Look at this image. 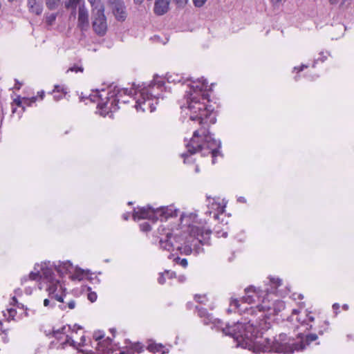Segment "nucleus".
<instances>
[{
    "label": "nucleus",
    "mask_w": 354,
    "mask_h": 354,
    "mask_svg": "<svg viewBox=\"0 0 354 354\" xmlns=\"http://www.w3.org/2000/svg\"><path fill=\"white\" fill-rule=\"evenodd\" d=\"M305 317H297V321L299 324L296 329H301L302 332L297 335V338L300 339L298 342H294V339L289 337L286 333H281L277 338L271 341L269 338L263 339V351L266 352H274L283 354H292L295 351H301L306 348V346L316 341L319 335L322 336L329 328V322L324 320L319 322L318 325L315 324V317L311 315L312 312L306 309Z\"/></svg>",
    "instance_id": "obj_1"
},
{
    "label": "nucleus",
    "mask_w": 354,
    "mask_h": 354,
    "mask_svg": "<svg viewBox=\"0 0 354 354\" xmlns=\"http://www.w3.org/2000/svg\"><path fill=\"white\" fill-rule=\"evenodd\" d=\"M265 317L266 315L261 313L259 321L244 317L232 324L216 318L212 328L233 338L237 346L248 348L254 353H260L263 351V335L270 328V324L263 319Z\"/></svg>",
    "instance_id": "obj_2"
},
{
    "label": "nucleus",
    "mask_w": 354,
    "mask_h": 354,
    "mask_svg": "<svg viewBox=\"0 0 354 354\" xmlns=\"http://www.w3.org/2000/svg\"><path fill=\"white\" fill-rule=\"evenodd\" d=\"M192 84H189L190 90L186 92L188 109L190 111L189 119L198 121L199 124H215L216 114L215 107L210 104L209 95L207 91H212L214 84L208 86V82L203 77L194 80L187 78Z\"/></svg>",
    "instance_id": "obj_3"
},
{
    "label": "nucleus",
    "mask_w": 354,
    "mask_h": 354,
    "mask_svg": "<svg viewBox=\"0 0 354 354\" xmlns=\"http://www.w3.org/2000/svg\"><path fill=\"white\" fill-rule=\"evenodd\" d=\"M53 266L50 261L44 262L41 267V279L43 278L48 286L46 291L48 292V297L51 299H55L60 303L64 302V298L67 295L66 288L61 283L60 280L55 279L53 270Z\"/></svg>",
    "instance_id": "obj_4"
},
{
    "label": "nucleus",
    "mask_w": 354,
    "mask_h": 354,
    "mask_svg": "<svg viewBox=\"0 0 354 354\" xmlns=\"http://www.w3.org/2000/svg\"><path fill=\"white\" fill-rule=\"evenodd\" d=\"M105 89L93 90L95 94H90L89 98L91 102H97V109L100 115L105 117L109 113L111 115L119 109V99L117 98V91H108L104 97L100 92H105Z\"/></svg>",
    "instance_id": "obj_5"
},
{
    "label": "nucleus",
    "mask_w": 354,
    "mask_h": 354,
    "mask_svg": "<svg viewBox=\"0 0 354 354\" xmlns=\"http://www.w3.org/2000/svg\"><path fill=\"white\" fill-rule=\"evenodd\" d=\"M268 283L265 284V288H256L254 286H250L245 289V295L243 297L242 300L252 304L255 301L256 298L260 299L263 297V301L266 299V296L269 295H277V288L281 286L282 280L278 277L270 276Z\"/></svg>",
    "instance_id": "obj_6"
},
{
    "label": "nucleus",
    "mask_w": 354,
    "mask_h": 354,
    "mask_svg": "<svg viewBox=\"0 0 354 354\" xmlns=\"http://www.w3.org/2000/svg\"><path fill=\"white\" fill-rule=\"evenodd\" d=\"M201 127L198 129L199 131V140H202L204 145L210 150L212 156V163L214 165L216 162L217 156H223L221 151V142L214 138V135L209 131V127L212 124L209 122L207 124H200Z\"/></svg>",
    "instance_id": "obj_7"
},
{
    "label": "nucleus",
    "mask_w": 354,
    "mask_h": 354,
    "mask_svg": "<svg viewBox=\"0 0 354 354\" xmlns=\"http://www.w3.org/2000/svg\"><path fill=\"white\" fill-rule=\"evenodd\" d=\"M93 339L89 340V345L92 348H95L96 354H114L118 346L117 344L113 345V339L110 337L104 339V332L103 330H96L93 334Z\"/></svg>",
    "instance_id": "obj_8"
},
{
    "label": "nucleus",
    "mask_w": 354,
    "mask_h": 354,
    "mask_svg": "<svg viewBox=\"0 0 354 354\" xmlns=\"http://www.w3.org/2000/svg\"><path fill=\"white\" fill-rule=\"evenodd\" d=\"M166 239L163 240L162 238L159 240L160 246L163 250H178L180 254L188 255L192 253V248L190 245L185 244L183 238L181 236L175 235L173 236L174 241L170 239L172 234L170 232H165Z\"/></svg>",
    "instance_id": "obj_9"
},
{
    "label": "nucleus",
    "mask_w": 354,
    "mask_h": 354,
    "mask_svg": "<svg viewBox=\"0 0 354 354\" xmlns=\"http://www.w3.org/2000/svg\"><path fill=\"white\" fill-rule=\"evenodd\" d=\"M140 96L136 102L135 108L137 111L141 110L145 112L149 110L153 112L158 104V97L154 95L152 91H149L148 87H142L139 90Z\"/></svg>",
    "instance_id": "obj_10"
},
{
    "label": "nucleus",
    "mask_w": 354,
    "mask_h": 354,
    "mask_svg": "<svg viewBox=\"0 0 354 354\" xmlns=\"http://www.w3.org/2000/svg\"><path fill=\"white\" fill-rule=\"evenodd\" d=\"M285 308V304L283 301H277L274 304L273 308H270L269 306H263L261 304L257 305L255 307H250L247 310V314L250 315L252 316L254 315H257V312L260 314L255 320L259 321V317L261 315V313H264L266 315V317H263V319L266 321V322L270 324L268 322V319H270V315L273 314L274 315H278V313L282 310ZM271 326V324H270Z\"/></svg>",
    "instance_id": "obj_11"
},
{
    "label": "nucleus",
    "mask_w": 354,
    "mask_h": 354,
    "mask_svg": "<svg viewBox=\"0 0 354 354\" xmlns=\"http://www.w3.org/2000/svg\"><path fill=\"white\" fill-rule=\"evenodd\" d=\"M199 137V131H195L193 133L192 138L185 144L187 151L180 154V157L183 159L184 164H195L196 159L194 158L192 156L198 153V151L202 149V145L196 141V138Z\"/></svg>",
    "instance_id": "obj_12"
},
{
    "label": "nucleus",
    "mask_w": 354,
    "mask_h": 354,
    "mask_svg": "<svg viewBox=\"0 0 354 354\" xmlns=\"http://www.w3.org/2000/svg\"><path fill=\"white\" fill-rule=\"evenodd\" d=\"M132 218L134 221L148 219L152 223L159 220L158 207H153L148 204L146 206L134 207L132 212Z\"/></svg>",
    "instance_id": "obj_13"
},
{
    "label": "nucleus",
    "mask_w": 354,
    "mask_h": 354,
    "mask_svg": "<svg viewBox=\"0 0 354 354\" xmlns=\"http://www.w3.org/2000/svg\"><path fill=\"white\" fill-rule=\"evenodd\" d=\"M106 5L117 21L123 22L126 20L127 11L123 0H106Z\"/></svg>",
    "instance_id": "obj_14"
},
{
    "label": "nucleus",
    "mask_w": 354,
    "mask_h": 354,
    "mask_svg": "<svg viewBox=\"0 0 354 354\" xmlns=\"http://www.w3.org/2000/svg\"><path fill=\"white\" fill-rule=\"evenodd\" d=\"M53 266L54 270L61 278L64 277L66 274H71L74 269L73 263L68 260L65 261H59L57 264L55 262H53Z\"/></svg>",
    "instance_id": "obj_15"
},
{
    "label": "nucleus",
    "mask_w": 354,
    "mask_h": 354,
    "mask_svg": "<svg viewBox=\"0 0 354 354\" xmlns=\"http://www.w3.org/2000/svg\"><path fill=\"white\" fill-rule=\"evenodd\" d=\"M159 220L167 221L169 218H176L178 216L179 209L175 208L174 205L160 206L158 207Z\"/></svg>",
    "instance_id": "obj_16"
},
{
    "label": "nucleus",
    "mask_w": 354,
    "mask_h": 354,
    "mask_svg": "<svg viewBox=\"0 0 354 354\" xmlns=\"http://www.w3.org/2000/svg\"><path fill=\"white\" fill-rule=\"evenodd\" d=\"M92 17L94 19L93 22H106V17L104 15V6L100 0H98L96 6L92 7Z\"/></svg>",
    "instance_id": "obj_17"
},
{
    "label": "nucleus",
    "mask_w": 354,
    "mask_h": 354,
    "mask_svg": "<svg viewBox=\"0 0 354 354\" xmlns=\"http://www.w3.org/2000/svg\"><path fill=\"white\" fill-rule=\"evenodd\" d=\"M146 349L153 354L157 353H161V354H165L169 353V349L161 343H156L154 340L150 339L147 340V346Z\"/></svg>",
    "instance_id": "obj_18"
},
{
    "label": "nucleus",
    "mask_w": 354,
    "mask_h": 354,
    "mask_svg": "<svg viewBox=\"0 0 354 354\" xmlns=\"http://www.w3.org/2000/svg\"><path fill=\"white\" fill-rule=\"evenodd\" d=\"M142 87V85L138 84L136 85L135 83L133 84V87L131 88H120L118 86H113L111 91H117V98L120 100L123 95H132V91L134 90V94H137L139 93V90Z\"/></svg>",
    "instance_id": "obj_19"
},
{
    "label": "nucleus",
    "mask_w": 354,
    "mask_h": 354,
    "mask_svg": "<svg viewBox=\"0 0 354 354\" xmlns=\"http://www.w3.org/2000/svg\"><path fill=\"white\" fill-rule=\"evenodd\" d=\"M67 93V88L64 85L59 84L55 85L53 90L48 93V94L53 95V100L56 102L63 99Z\"/></svg>",
    "instance_id": "obj_20"
},
{
    "label": "nucleus",
    "mask_w": 354,
    "mask_h": 354,
    "mask_svg": "<svg viewBox=\"0 0 354 354\" xmlns=\"http://www.w3.org/2000/svg\"><path fill=\"white\" fill-rule=\"evenodd\" d=\"M170 0H156L153 11L157 15H163L169 10Z\"/></svg>",
    "instance_id": "obj_21"
},
{
    "label": "nucleus",
    "mask_w": 354,
    "mask_h": 354,
    "mask_svg": "<svg viewBox=\"0 0 354 354\" xmlns=\"http://www.w3.org/2000/svg\"><path fill=\"white\" fill-rule=\"evenodd\" d=\"M67 344H69L71 346L73 347L75 349H77L78 353H82L83 354H95V353L92 350H86V349H82L79 348L77 347V343L75 342L73 339V337L69 335H66V339L64 342L61 343V348L64 349L65 348Z\"/></svg>",
    "instance_id": "obj_22"
},
{
    "label": "nucleus",
    "mask_w": 354,
    "mask_h": 354,
    "mask_svg": "<svg viewBox=\"0 0 354 354\" xmlns=\"http://www.w3.org/2000/svg\"><path fill=\"white\" fill-rule=\"evenodd\" d=\"M42 0H28V7L30 12L40 15L43 11Z\"/></svg>",
    "instance_id": "obj_23"
},
{
    "label": "nucleus",
    "mask_w": 354,
    "mask_h": 354,
    "mask_svg": "<svg viewBox=\"0 0 354 354\" xmlns=\"http://www.w3.org/2000/svg\"><path fill=\"white\" fill-rule=\"evenodd\" d=\"M165 81L160 80V77L158 75H154L153 80L151 81L150 83L147 84V83L143 82L142 84V87H148L149 91H151V89L155 86H156L157 88L160 89L161 91H162L163 88H164V90L166 91V87H165Z\"/></svg>",
    "instance_id": "obj_24"
},
{
    "label": "nucleus",
    "mask_w": 354,
    "mask_h": 354,
    "mask_svg": "<svg viewBox=\"0 0 354 354\" xmlns=\"http://www.w3.org/2000/svg\"><path fill=\"white\" fill-rule=\"evenodd\" d=\"M242 298H243V297L240 299L231 298V301L230 302V307L227 309V314H230L232 311L235 312L236 310L238 312H241L242 310H243L244 312H245L247 313V310H246V309H248L247 308H245L244 310H242L240 308V306H241L240 302L241 301L242 303L248 304V302L243 301Z\"/></svg>",
    "instance_id": "obj_25"
},
{
    "label": "nucleus",
    "mask_w": 354,
    "mask_h": 354,
    "mask_svg": "<svg viewBox=\"0 0 354 354\" xmlns=\"http://www.w3.org/2000/svg\"><path fill=\"white\" fill-rule=\"evenodd\" d=\"M41 279L40 272L37 270L36 272H30L28 275H25L21 279V284L24 285L28 280L39 281Z\"/></svg>",
    "instance_id": "obj_26"
},
{
    "label": "nucleus",
    "mask_w": 354,
    "mask_h": 354,
    "mask_svg": "<svg viewBox=\"0 0 354 354\" xmlns=\"http://www.w3.org/2000/svg\"><path fill=\"white\" fill-rule=\"evenodd\" d=\"M188 229L190 236H192L197 240L200 239V236H203L204 235V234H203V232L205 230L203 227L194 225H189Z\"/></svg>",
    "instance_id": "obj_27"
},
{
    "label": "nucleus",
    "mask_w": 354,
    "mask_h": 354,
    "mask_svg": "<svg viewBox=\"0 0 354 354\" xmlns=\"http://www.w3.org/2000/svg\"><path fill=\"white\" fill-rule=\"evenodd\" d=\"M166 80L169 83H182V84H185L187 82V79L184 80V77L178 74H166Z\"/></svg>",
    "instance_id": "obj_28"
},
{
    "label": "nucleus",
    "mask_w": 354,
    "mask_h": 354,
    "mask_svg": "<svg viewBox=\"0 0 354 354\" xmlns=\"http://www.w3.org/2000/svg\"><path fill=\"white\" fill-rule=\"evenodd\" d=\"M73 272L74 273L70 276V279L72 281H82L85 277L84 269H82L78 266L74 268Z\"/></svg>",
    "instance_id": "obj_29"
},
{
    "label": "nucleus",
    "mask_w": 354,
    "mask_h": 354,
    "mask_svg": "<svg viewBox=\"0 0 354 354\" xmlns=\"http://www.w3.org/2000/svg\"><path fill=\"white\" fill-rule=\"evenodd\" d=\"M78 22H88V10L84 4L79 6Z\"/></svg>",
    "instance_id": "obj_30"
},
{
    "label": "nucleus",
    "mask_w": 354,
    "mask_h": 354,
    "mask_svg": "<svg viewBox=\"0 0 354 354\" xmlns=\"http://www.w3.org/2000/svg\"><path fill=\"white\" fill-rule=\"evenodd\" d=\"M107 24H92L94 32L98 36H104L107 31Z\"/></svg>",
    "instance_id": "obj_31"
},
{
    "label": "nucleus",
    "mask_w": 354,
    "mask_h": 354,
    "mask_svg": "<svg viewBox=\"0 0 354 354\" xmlns=\"http://www.w3.org/2000/svg\"><path fill=\"white\" fill-rule=\"evenodd\" d=\"M212 233V231L210 230H204L203 232V234L204 235L203 236H200V239L198 241L201 245H210L209 240H210V234Z\"/></svg>",
    "instance_id": "obj_32"
},
{
    "label": "nucleus",
    "mask_w": 354,
    "mask_h": 354,
    "mask_svg": "<svg viewBox=\"0 0 354 354\" xmlns=\"http://www.w3.org/2000/svg\"><path fill=\"white\" fill-rule=\"evenodd\" d=\"M23 102H24V97L21 98V97L19 95L17 96V97L15 98L13 100V102L12 103V113L16 112V110H17V108L14 107V105L17 106V107H21L22 111H25L26 108H25V106L23 105Z\"/></svg>",
    "instance_id": "obj_33"
},
{
    "label": "nucleus",
    "mask_w": 354,
    "mask_h": 354,
    "mask_svg": "<svg viewBox=\"0 0 354 354\" xmlns=\"http://www.w3.org/2000/svg\"><path fill=\"white\" fill-rule=\"evenodd\" d=\"M200 137L196 138V141H198L200 144L202 145L201 150H198V153H201V156H207L209 154H211L210 150L207 148L202 140H199Z\"/></svg>",
    "instance_id": "obj_34"
},
{
    "label": "nucleus",
    "mask_w": 354,
    "mask_h": 354,
    "mask_svg": "<svg viewBox=\"0 0 354 354\" xmlns=\"http://www.w3.org/2000/svg\"><path fill=\"white\" fill-rule=\"evenodd\" d=\"M60 0H46V4L49 10H55L59 5Z\"/></svg>",
    "instance_id": "obj_35"
},
{
    "label": "nucleus",
    "mask_w": 354,
    "mask_h": 354,
    "mask_svg": "<svg viewBox=\"0 0 354 354\" xmlns=\"http://www.w3.org/2000/svg\"><path fill=\"white\" fill-rule=\"evenodd\" d=\"M195 310L197 312V315L199 317L203 319L209 313L207 310L203 307H199L198 306H195Z\"/></svg>",
    "instance_id": "obj_36"
},
{
    "label": "nucleus",
    "mask_w": 354,
    "mask_h": 354,
    "mask_svg": "<svg viewBox=\"0 0 354 354\" xmlns=\"http://www.w3.org/2000/svg\"><path fill=\"white\" fill-rule=\"evenodd\" d=\"M86 290L87 291H88L89 292L88 293V295H87V298L91 302V303H93L95 302L96 300H97V295L96 294L95 292H92L91 291V288L89 287V286H87L86 287Z\"/></svg>",
    "instance_id": "obj_37"
},
{
    "label": "nucleus",
    "mask_w": 354,
    "mask_h": 354,
    "mask_svg": "<svg viewBox=\"0 0 354 354\" xmlns=\"http://www.w3.org/2000/svg\"><path fill=\"white\" fill-rule=\"evenodd\" d=\"M140 231L143 232H149L151 230V226L149 222H144L139 225Z\"/></svg>",
    "instance_id": "obj_38"
},
{
    "label": "nucleus",
    "mask_w": 354,
    "mask_h": 354,
    "mask_svg": "<svg viewBox=\"0 0 354 354\" xmlns=\"http://www.w3.org/2000/svg\"><path fill=\"white\" fill-rule=\"evenodd\" d=\"M194 300L201 304H205V301H207V299L205 295H198L196 294L194 295Z\"/></svg>",
    "instance_id": "obj_39"
},
{
    "label": "nucleus",
    "mask_w": 354,
    "mask_h": 354,
    "mask_svg": "<svg viewBox=\"0 0 354 354\" xmlns=\"http://www.w3.org/2000/svg\"><path fill=\"white\" fill-rule=\"evenodd\" d=\"M214 318L213 317L212 314L208 313L205 317L203 319V322L205 325H208L209 324H213Z\"/></svg>",
    "instance_id": "obj_40"
},
{
    "label": "nucleus",
    "mask_w": 354,
    "mask_h": 354,
    "mask_svg": "<svg viewBox=\"0 0 354 354\" xmlns=\"http://www.w3.org/2000/svg\"><path fill=\"white\" fill-rule=\"evenodd\" d=\"M42 25H44V28L48 30L59 28V24H40V26H42Z\"/></svg>",
    "instance_id": "obj_41"
},
{
    "label": "nucleus",
    "mask_w": 354,
    "mask_h": 354,
    "mask_svg": "<svg viewBox=\"0 0 354 354\" xmlns=\"http://www.w3.org/2000/svg\"><path fill=\"white\" fill-rule=\"evenodd\" d=\"M55 329L53 328L52 330H49V333L47 334V337H55L57 341H60L62 339V335L58 333L55 334Z\"/></svg>",
    "instance_id": "obj_42"
},
{
    "label": "nucleus",
    "mask_w": 354,
    "mask_h": 354,
    "mask_svg": "<svg viewBox=\"0 0 354 354\" xmlns=\"http://www.w3.org/2000/svg\"><path fill=\"white\" fill-rule=\"evenodd\" d=\"M67 326H68V331H71V333H77L78 330L83 329L82 326L77 324H75L73 326L67 324Z\"/></svg>",
    "instance_id": "obj_43"
},
{
    "label": "nucleus",
    "mask_w": 354,
    "mask_h": 354,
    "mask_svg": "<svg viewBox=\"0 0 354 354\" xmlns=\"http://www.w3.org/2000/svg\"><path fill=\"white\" fill-rule=\"evenodd\" d=\"M319 55H321V57L317 58V59L314 60V62H313V63L312 64V67L313 68H315L316 67V64H317V62L319 61H320L322 62H325L326 60L327 56L324 55L323 52H321L319 53Z\"/></svg>",
    "instance_id": "obj_44"
},
{
    "label": "nucleus",
    "mask_w": 354,
    "mask_h": 354,
    "mask_svg": "<svg viewBox=\"0 0 354 354\" xmlns=\"http://www.w3.org/2000/svg\"><path fill=\"white\" fill-rule=\"evenodd\" d=\"M8 313L9 317L7 319V321L10 322V320H15V317L17 315V310L15 308H9L8 309Z\"/></svg>",
    "instance_id": "obj_45"
},
{
    "label": "nucleus",
    "mask_w": 354,
    "mask_h": 354,
    "mask_svg": "<svg viewBox=\"0 0 354 354\" xmlns=\"http://www.w3.org/2000/svg\"><path fill=\"white\" fill-rule=\"evenodd\" d=\"M176 263L180 264L183 267L186 268L188 265V261L186 259H180L179 257H177L174 259Z\"/></svg>",
    "instance_id": "obj_46"
},
{
    "label": "nucleus",
    "mask_w": 354,
    "mask_h": 354,
    "mask_svg": "<svg viewBox=\"0 0 354 354\" xmlns=\"http://www.w3.org/2000/svg\"><path fill=\"white\" fill-rule=\"evenodd\" d=\"M68 71L75 72V73H78V72L82 73L84 71V68L81 66H78L77 65H74L68 69L67 72H68Z\"/></svg>",
    "instance_id": "obj_47"
},
{
    "label": "nucleus",
    "mask_w": 354,
    "mask_h": 354,
    "mask_svg": "<svg viewBox=\"0 0 354 354\" xmlns=\"http://www.w3.org/2000/svg\"><path fill=\"white\" fill-rule=\"evenodd\" d=\"M177 8H183L187 3L188 0H172Z\"/></svg>",
    "instance_id": "obj_48"
},
{
    "label": "nucleus",
    "mask_w": 354,
    "mask_h": 354,
    "mask_svg": "<svg viewBox=\"0 0 354 354\" xmlns=\"http://www.w3.org/2000/svg\"><path fill=\"white\" fill-rule=\"evenodd\" d=\"M165 271L159 273V277L158 278V282L160 285H163L166 282V279H165Z\"/></svg>",
    "instance_id": "obj_49"
},
{
    "label": "nucleus",
    "mask_w": 354,
    "mask_h": 354,
    "mask_svg": "<svg viewBox=\"0 0 354 354\" xmlns=\"http://www.w3.org/2000/svg\"><path fill=\"white\" fill-rule=\"evenodd\" d=\"M77 28L82 32L86 31L90 28V24H77Z\"/></svg>",
    "instance_id": "obj_50"
},
{
    "label": "nucleus",
    "mask_w": 354,
    "mask_h": 354,
    "mask_svg": "<svg viewBox=\"0 0 354 354\" xmlns=\"http://www.w3.org/2000/svg\"><path fill=\"white\" fill-rule=\"evenodd\" d=\"M193 3L195 7L196 8H201L203 6L207 1V0H192Z\"/></svg>",
    "instance_id": "obj_51"
},
{
    "label": "nucleus",
    "mask_w": 354,
    "mask_h": 354,
    "mask_svg": "<svg viewBox=\"0 0 354 354\" xmlns=\"http://www.w3.org/2000/svg\"><path fill=\"white\" fill-rule=\"evenodd\" d=\"M86 279L93 284H99L100 283V279L97 277H93L92 276H88L86 277Z\"/></svg>",
    "instance_id": "obj_52"
},
{
    "label": "nucleus",
    "mask_w": 354,
    "mask_h": 354,
    "mask_svg": "<svg viewBox=\"0 0 354 354\" xmlns=\"http://www.w3.org/2000/svg\"><path fill=\"white\" fill-rule=\"evenodd\" d=\"M165 272L167 274V278L169 279H174V278L176 277V274L174 271H171V270H165Z\"/></svg>",
    "instance_id": "obj_53"
},
{
    "label": "nucleus",
    "mask_w": 354,
    "mask_h": 354,
    "mask_svg": "<svg viewBox=\"0 0 354 354\" xmlns=\"http://www.w3.org/2000/svg\"><path fill=\"white\" fill-rule=\"evenodd\" d=\"M88 344L86 343V339L84 335H82L80 338V342L77 343V347L84 346L88 345Z\"/></svg>",
    "instance_id": "obj_54"
},
{
    "label": "nucleus",
    "mask_w": 354,
    "mask_h": 354,
    "mask_svg": "<svg viewBox=\"0 0 354 354\" xmlns=\"http://www.w3.org/2000/svg\"><path fill=\"white\" fill-rule=\"evenodd\" d=\"M68 327L67 324L66 325H64L63 326H62L59 329H55L56 332H55V334H61V335H64L66 334V328Z\"/></svg>",
    "instance_id": "obj_55"
},
{
    "label": "nucleus",
    "mask_w": 354,
    "mask_h": 354,
    "mask_svg": "<svg viewBox=\"0 0 354 354\" xmlns=\"http://www.w3.org/2000/svg\"><path fill=\"white\" fill-rule=\"evenodd\" d=\"M44 306L45 307L54 308L55 306V302L51 303L48 299H45L44 300Z\"/></svg>",
    "instance_id": "obj_56"
},
{
    "label": "nucleus",
    "mask_w": 354,
    "mask_h": 354,
    "mask_svg": "<svg viewBox=\"0 0 354 354\" xmlns=\"http://www.w3.org/2000/svg\"><path fill=\"white\" fill-rule=\"evenodd\" d=\"M56 19V14L52 13L46 17V22H54Z\"/></svg>",
    "instance_id": "obj_57"
},
{
    "label": "nucleus",
    "mask_w": 354,
    "mask_h": 354,
    "mask_svg": "<svg viewBox=\"0 0 354 354\" xmlns=\"http://www.w3.org/2000/svg\"><path fill=\"white\" fill-rule=\"evenodd\" d=\"M37 100V96H33L30 98L28 97H24V102H29V103H31L32 104L35 103Z\"/></svg>",
    "instance_id": "obj_58"
},
{
    "label": "nucleus",
    "mask_w": 354,
    "mask_h": 354,
    "mask_svg": "<svg viewBox=\"0 0 354 354\" xmlns=\"http://www.w3.org/2000/svg\"><path fill=\"white\" fill-rule=\"evenodd\" d=\"M304 295L301 293H293L292 294V298L295 300L299 299L302 300L304 299Z\"/></svg>",
    "instance_id": "obj_59"
},
{
    "label": "nucleus",
    "mask_w": 354,
    "mask_h": 354,
    "mask_svg": "<svg viewBox=\"0 0 354 354\" xmlns=\"http://www.w3.org/2000/svg\"><path fill=\"white\" fill-rule=\"evenodd\" d=\"M332 307L334 310V313L335 314V315H337L339 313V304L338 303H335L333 304Z\"/></svg>",
    "instance_id": "obj_60"
},
{
    "label": "nucleus",
    "mask_w": 354,
    "mask_h": 354,
    "mask_svg": "<svg viewBox=\"0 0 354 354\" xmlns=\"http://www.w3.org/2000/svg\"><path fill=\"white\" fill-rule=\"evenodd\" d=\"M75 305H76L75 301L73 299L71 300L70 301H68L67 303V306L70 309H74L75 308Z\"/></svg>",
    "instance_id": "obj_61"
},
{
    "label": "nucleus",
    "mask_w": 354,
    "mask_h": 354,
    "mask_svg": "<svg viewBox=\"0 0 354 354\" xmlns=\"http://www.w3.org/2000/svg\"><path fill=\"white\" fill-rule=\"evenodd\" d=\"M80 0H69L68 3L66 5L67 7L71 6H76Z\"/></svg>",
    "instance_id": "obj_62"
},
{
    "label": "nucleus",
    "mask_w": 354,
    "mask_h": 354,
    "mask_svg": "<svg viewBox=\"0 0 354 354\" xmlns=\"http://www.w3.org/2000/svg\"><path fill=\"white\" fill-rule=\"evenodd\" d=\"M225 205L221 206L220 204H218L217 210L218 214H223L225 212Z\"/></svg>",
    "instance_id": "obj_63"
},
{
    "label": "nucleus",
    "mask_w": 354,
    "mask_h": 354,
    "mask_svg": "<svg viewBox=\"0 0 354 354\" xmlns=\"http://www.w3.org/2000/svg\"><path fill=\"white\" fill-rule=\"evenodd\" d=\"M130 212H125L122 215V218L124 221H128L130 216Z\"/></svg>",
    "instance_id": "obj_64"
}]
</instances>
